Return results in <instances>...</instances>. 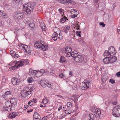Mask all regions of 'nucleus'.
I'll list each match as a JSON object with an SVG mask.
<instances>
[{"instance_id":"nucleus-57","label":"nucleus","mask_w":120,"mask_h":120,"mask_svg":"<svg viewBox=\"0 0 120 120\" xmlns=\"http://www.w3.org/2000/svg\"><path fill=\"white\" fill-rule=\"evenodd\" d=\"M99 24L101 25H102L103 27H104L105 26V24H104L103 22H100Z\"/></svg>"},{"instance_id":"nucleus-61","label":"nucleus","mask_w":120,"mask_h":120,"mask_svg":"<svg viewBox=\"0 0 120 120\" xmlns=\"http://www.w3.org/2000/svg\"><path fill=\"white\" fill-rule=\"evenodd\" d=\"M32 101H33V102H34L35 103H36L37 102V100L36 98H33L32 99Z\"/></svg>"},{"instance_id":"nucleus-41","label":"nucleus","mask_w":120,"mask_h":120,"mask_svg":"<svg viewBox=\"0 0 120 120\" xmlns=\"http://www.w3.org/2000/svg\"><path fill=\"white\" fill-rule=\"evenodd\" d=\"M77 52L76 51H74L73 52H71V56L72 57H74V55H75V54L76 53H77Z\"/></svg>"},{"instance_id":"nucleus-11","label":"nucleus","mask_w":120,"mask_h":120,"mask_svg":"<svg viewBox=\"0 0 120 120\" xmlns=\"http://www.w3.org/2000/svg\"><path fill=\"white\" fill-rule=\"evenodd\" d=\"M84 59V57L83 56L79 55L74 59V60L76 62L81 63L83 61Z\"/></svg>"},{"instance_id":"nucleus-64","label":"nucleus","mask_w":120,"mask_h":120,"mask_svg":"<svg viewBox=\"0 0 120 120\" xmlns=\"http://www.w3.org/2000/svg\"><path fill=\"white\" fill-rule=\"evenodd\" d=\"M118 77H120V72H118L116 74Z\"/></svg>"},{"instance_id":"nucleus-4","label":"nucleus","mask_w":120,"mask_h":120,"mask_svg":"<svg viewBox=\"0 0 120 120\" xmlns=\"http://www.w3.org/2000/svg\"><path fill=\"white\" fill-rule=\"evenodd\" d=\"M90 81L88 80H84L83 82L81 83L80 86L81 89L82 90H86L87 88H89L90 86Z\"/></svg>"},{"instance_id":"nucleus-43","label":"nucleus","mask_w":120,"mask_h":120,"mask_svg":"<svg viewBox=\"0 0 120 120\" xmlns=\"http://www.w3.org/2000/svg\"><path fill=\"white\" fill-rule=\"evenodd\" d=\"M81 32L80 31H77L76 32V34L79 37H81V35H80V33Z\"/></svg>"},{"instance_id":"nucleus-18","label":"nucleus","mask_w":120,"mask_h":120,"mask_svg":"<svg viewBox=\"0 0 120 120\" xmlns=\"http://www.w3.org/2000/svg\"><path fill=\"white\" fill-rule=\"evenodd\" d=\"M103 55L105 57L109 58L111 57V56L112 55L111 53H109L107 50H106L105 51Z\"/></svg>"},{"instance_id":"nucleus-2","label":"nucleus","mask_w":120,"mask_h":120,"mask_svg":"<svg viewBox=\"0 0 120 120\" xmlns=\"http://www.w3.org/2000/svg\"><path fill=\"white\" fill-rule=\"evenodd\" d=\"M34 8V6L32 4L29 3H25L23 5V12L26 15L29 14L33 11Z\"/></svg>"},{"instance_id":"nucleus-10","label":"nucleus","mask_w":120,"mask_h":120,"mask_svg":"<svg viewBox=\"0 0 120 120\" xmlns=\"http://www.w3.org/2000/svg\"><path fill=\"white\" fill-rule=\"evenodd\" d=\"M24 15L22 13L17 12L14 16V18L15 19H21L23 18Z\"/></svg>"},{"instance_id":"nucleus-44","label":"nucleus","mask_w":120,"mask_h":120,"mask_svg":"<svg viewBox=\"0 0 120 120\" xmlns=\"http://www.w3.org/2000/svg\"><path fill=\"white\" fill-rule=\"evenodd\" d=\"M29 26H30L31 28H33L35 26L34 23L32 21L30 23Z\"/></svg>"},{"instance_id":"nucleus-29","label":"nucleus","mask_w":120,"mask_h":120,"mask_svg":"<svg viewBox=\"0 0 120 120\" xmlns=\"http://www.w3.org/2000/svg\"><path fill=\"white\" fill-rule=\"evenodd\" d=\"M58 35V34H56V33H54L52 34V37L53 40L56 41L57 40Z\"/></svg>"},{"instance_id":"nucleus-60","label":"nucleus","mask_w":120,"mask_h":120,"mask_svg":"<svg viewBox=\"0 0 120 120\" xmlns=\"http://www.w3.org/2000/svg\"><path fill=\"white\" fill-rule=\"evenodd\" d=\"M47 117L46 116H44L41 120H46Z\"/></svg>"},{"instance_id":"nucleus-21","label":"nucleus","mask_w":120,"mask_h":120,"mask_svg":"<svg viewBox=\"0 0 120 120\" xmlns=\"http://www.w3.org/2000/svg\"><path fill=\"white\" fill-rule=\"evenodd\" d=\"M101 111L100 109L97 108L94 112V114L96 116H99L100 115Z\"/></svg>"},{"instance_id":"nucleus-30","label":"nucleus","mask_w":120,"mask_h":120,"mask_svg":"<svg viewBox=\"0 0 120 120\" xmlns=\"http://www.w3.org/2000/svg\"><path fill=\"white\" fill-rule=\"evenodd\" d=\"M54 33L56 34H58L59 32H60V31L59 29L57 28H55L54 29Z\"/></svg>"},{"instance_id":"nucleus-9","label":"nucleus","mask_w":120,"mask_h":120,"mask_svg":"<svg viewBox=\"0 0 120 120\" xmlns=\"http://www.w3.org/2000/svg\"><path fill=\"white\" fill-rule=\"evenodd\" d=\"M17 65L19 68L22 67L24 65H26V60L24 59H22L16 62Z\"/></svg>"},{"instance_id":"nucleus-13","label":"nucleus","mask_w":120,"mask_h":120,"mask_svg":"<svg viewBox=\"0 0 120 120\" xmlns=\"http://www.w3.org/2000/svg\"><path fill=\"white\" fill-rule=\"evenodd\" d=\"M10 64L12 66L10 68V69L14 70L19 68L16 63V61H12L10 63Z\"/></svg>"},{"instance_id":"nucleus-7","label":"nucleus","mask_w":120,"mask_h":120,"mask_svg":"<svg viewBox=\"0 0 120 120\" xmlns=\"http://www.w3.org/2000/svg\"><path fill=\"white\" fill-rule=\"evenodd\" d=\"M20 48L22 49V50H24L25 52L30 53V54H30H31V52L30 51V49L29 46H27L23 44H21L20 45Z\"/></svg>"},{"instance_id":"nucleus-56","label":"nucleus","mask_w":120,"mask_h":120,"mask_svg":"<svg viewBox=\"0 0 120 120\" xmlns=\"http://www.w3.org/2000/svg\"><path fill=\"white\" fill-rule=\"evenodd\" d=\"M39 71L43 74V75L45 73V71L44 70L41 69Z\"/></svg>"},{"instance_id":"nucleus-15","label":"nucleus","mask_w":120,"mask_h":120,"mask_svg":"<svg viewBox=\"0 0 120 120\" xmlns=\"http://www.w3.org/2000/svg\"><path fill=\"white\" fill-rule=\"evenodd\" d=\"M11 93L10 91H7L5 92L2 96V97L6 100H8L9 98L8 95H11Z\"/></svg>"},{"instance_id":"nucleus-53","label":"nucleus","mask_w":120,"mask_h":120,"mask_svg":"<svg viewBox=\"0 0 120 120\" xmlns=\"http://www.w3.org/2000/svg\"><path fill=\"white\" fill-rule=\"evenodd\" d=\"M61 31H62L63 32H64L65 33H67L68 32V31H67V30H65L64 28L62 29L61 30Z\"/></svg>"},{"instance_id":"nucleus-40","label":"nucleus","mask_w":120,"mask_h":120,"mask_svg":"<svg viewBox=\"0 0 120 120\" xmlns=\"http://www.w3.org/2000/svg\"><path fill=\"white\" fill-rule=\"evenodd\" d=\"M71 12L74 13H76V14H79V12L76 10H75L74 9H72L71 10Z\"/></svg>"},{"instance_id":"nucleus-1","label":"nucleus","mask_w":120,"mask_h":120,"mask_svg":"<svg viewBox=\"0 0 120 120\" xmlns=\"http://www.w3.org/2000/svg\"><path fill=\"white\" fill-rule=\"evenodd\" d=\"M17 105V103L15 98H12L10 102H7L6 103L5 106L3 109V110L10 111L11 110L15 109V107Z\"/></svg>"},{"instance_id":"nucleus-42","label":"nucleus","mask_w":120,"mask_h":120,"mask_svg":"<svg viewBox=\"0 0 120 120\" xmlns=\"http://www.w3.org/2000/svg\"><path fill=\"white\" fill-rule=\"evenodd\" d=\"M97 108L96 107L94 106H92L91 108V109L93 112H94V113L95 112V110H96Z\"/></svg>"},{"instance_id":"nucleus-27","label":"nucleus","mask_w":120,"mask_h":120,"mask_svg":"<svg viewBox=\"0 0 120 120\" xmlns=\"http://www.w3.org/2000/svg\"><path fill=\"white\" fill-rule=\"evenodd\" d=\"M49 101L47 97L44 98L43 100L42 104H46Z\"/></svg>"},{"instance_id":"nucleus-35","label":"nucleus","mask_w":120,"mask_h":120,"mask_svg":"<svg viewBox=\"0 0 120 120\" xmlns=\"http://www.w3.org/2000/svg\"><path fill=\"white\" fill-rule=\"evenodd\" d=\"M10 117H11V118H15L17 116V115L15 114V113L13 112L11 113L10 115Z\"/></svg>"},{"instance_id":"nucleus-12","label":"nucleus","mask_w":120,"mask_h":120,"mask_svg":"<svg viewBox=\"0 0 120 120\" xmlns=\"http://www.w3.org/2000/svg\"><path fill=\"white\" fill-rule=\"evenodd\" d=\"M71 48L70 47H67L65 48V52L66 55L67 57L71 56Z\"/></svg>"},{"instance_id":"nucleus-23","label":"nucleus","mask_w":120,"mask_h":120,"mask_svg":"<svg viewBox=\"0 0 120 120\" xmlns=\"http://www.w3.org/2000/svg\"><path fill=\"white\" fill-rule=\"evenodd\" d=\"M41 85L44 87H45L47 86L48 83L45 81L41 80L40 81Z\"/></svg>"},{"instance_id":"nucleus-62","label":"nucleus","mask_w":120,"mask_h":120,"mask_svg":"<svg viewBox=\"0 0 120 120\" xmlns=\"http://www.w3.org/2000/svg\"><path fill=\"white\" fill-rule=\"evenodd\" d=\"M59 76L61 78H62L64 77V75L62 73H60L59 74Z\"/></svg>"},{"instance_id":"nucleus-6","label":"nucleus","mask_w":120,"mask_h":120,"mask_svg":"<svg viewBox=\"0 0 120 120\" xmlns=\"http://www.w3.org/2000/svg\"><path fill=\"white\" fill-rule=\"evenodd\" d=\"M112 113L116 117L119 116L120 114V106L117 105L114 107L112 110Z\"/></svg>"},{"instance_id":"nucleus-17","label":"nucleus","mask_w":120,"mask_h":120,"mask_svg":"<svg viewBox=\"0 0 120 120\" xmlns=\"http://www.w3.org/2000/svg\"><path fill=\"white\" fill-rule=\"evenodd\" d=\"M108 51L112 55H115L116 53L114 48L112 46L110 47Z\"/></svg>"},{"instance_id":"nucleus-46","label":"nucleus","mask_w":120,"mask_h":120,"mask_svg":"<svg viewBox=\"0 0 120 120\" xmlns=\"http://www.w3.org/2000/svg\"><path fill=\"white\" fill-rule=\"evenodd\" d=\"M66 18L63 17L60 19L61 21L63 23L66 20Z\"/></svg>"},{"instance_id":"nucleus-45","label":"nucleus","mask_w":120,"mask_h":120,"mask_svg":"<svg viewBox=\"0 0 120 120\" xmlns=\"http://www.w3.org/2000/svg\"><path fill=\"white\" fill-rule=\"evenodd\" d=\"M19 56L18 54H16V53L14 55H12V56L13 58H14L15 59L17 58Z\"/></svg>"},{"instance_id":"nucleus-48","label":"nucleus","mask_w":120,"mask_h":120,"mask_svg":"<svg viewBox=\"0 0 120 120\" xmlns=\"http://www.w3.org/2000/svg\"><path fill=\"white\" fill-rule=\"evenodd\" d=\"M33 104V101H30L28 103V104L30 106L32 105Z\"/></svg>"},{"instance_id":"nucleus-5","label":"nucleus","mask_w":120,"mask_h":120,"mask_svg":"<svg viewBox=\"0 0 120 120\" xmlns=\"http://www.w3.org/2000/svg\"><path fill=\"white\" fill-rule=\"evenodd\" d=\"M61 4L71 5L75 4V2L72 0H57Z\"/></svg>"},{"instance_id":"nucleus-50","label":"nucleus","mask_w":120,"mask_h":120,"mask_svg":"<svg viewBox=\"0 0 120 120\" xmlns=\"http://www.w3.org/2000/svg\"><path fill=\"white\" fill-rule=\"evenodd\" d=\"M70 28V27L69 26H66L65 27H64V28L65 29V30H67V31H68V30L69 28Z\"/></svg>"},{"instance_id":"nucleus-32","label":"nucleus","mask_w":120,"mask_h":120,"mask_svg":"<svg viewBox=\"0 0 120 120\" xmlns=\"http://www.w3.org/2000/svg\"><path fill=\"white\" fill-rule=\"evenodd\" d=\"M65 58L63 56H62L60 59V62L61 63H63L66 62Z\"/></svg>"},{"instance_id":"nucleus-3","label":"nucleus","mask_w":120,"mask_h":120,"mask_svg":"<svg viewBox=\"0 0 120 120\" xmlns=\"http://www.w3.org/2000/svg\"><path fill=\"white\" fill-rule=\"evenodd\" d=\"M33 89L32 88L29 89L27 86L24 87L23 90L21 91V94L22 96L24 98H25L31 93Z\"/></svg>"},{"instance_id":"nucleus-33","label":"nucleus","mask_w":120,"mask_h":120,"mask_svg":"<svg viewBox=\"0 0 120 120\" xmlns=\"http://www.w3.org/2000/svg\"><path fill=\"white\" fill-rule=\"evenodd\" d=\"M70 109H68V108L66 110L65 109H63V111H65V113L67 114H70L71 113V111Z\"/></svg>"},{"instance_id":"nucleus-47","label":"nucleus","mask_w":120,"mask_h":120,"mask_svg":"<svg viewBox=\"0 0 120 120\" xmlns=\"http://www.w3.org/2000/svg\"><path fill=\"white\" fill-rule=\"evenodd\" d=\"M10 54L11 55V56H12V55H13L14 54H15V52L13 51V50H11L10 52Z\"/></svg>"},{"instance_id":"nucleus-36","label":"nucleus","mask_w":120,"mask_h":120,"mask_svg":"<svg viewBox=\"0 0 120 120\" xmlns=\"http://www.w3.org/2000/svg\"><path fill=\"white\" fill-rule=\"evenodd\" d=\"M6 14V13L4 11L0 10V17L5 16Z\"/></svg>"},{"instance_id":"nucleus-54","label":"nucleus","mask_w":120,"mask_h":120,"mask_svg":"<svg viewBox=\"0 0 120 120\" xmlns=\"http://www.w3.org/2000/svg\"><path fill=\"white\" fill-rule=\"evenodd\" d=\"M77 15L76 14H74L71 15V18H74L76 17H77Z\"/></svg>"},{"instance_id":"nucleus-28","label":"nucleus","mask_w":120,"mask_h":120,"mask_svg":"<svg viewBox=\"0 0 120 120\" xmlns=\"http://www.w3.org/2000/svg\"><path fill=\"white\" fill-rule=\"evenodd\" d=\"M68 109H70L72 108L73 106V104L70 102H68L67 104Z\"/></svg>"},{"instance_id":"nucleus-38","label":"nucleus","mask_w":120,"mask_h":120,"mask_svg":"<svg viewBox=\"0 0 120 120\" xmlns=\"http://www.w3.org/2000/svg\"><path fill=\"white\" fill-rule=\"evenodd\" d=\"M27 80L29 83H32L34 80L32 77H29L27 79Z\"/></svg>"},{"instance_id":"nucleus-63","label":"nucleus","mask_w":120,"mask_h":120,"mask_svg":"<svg viewBox=\"0 0 120 120\" xmlns=\"http://www.w3.org/2000/svg\"><path fill=\"white\" fill-rule=\"evenodd\" d=\"M47 86L49 88H50L51 87V84L48 83V84H47Z\"/></svg>"},{"instance_id":"nucleus-24","label":"nucleus","mask_w":120,"mask_h":120,"mask_svg":"<svg viewBox=\"0 0 120 120\" xmlns=\"http://www.w3.org/2000/svg\"><path fill=\"white\" fill-rule=\"evenodd\" d=\"M40 26L43 31H45L46 30V28L45 24L43 23L40 22Z\"/></svg>"},{"instance_id":"nucleus-34","label":"nucleus","mask_w":120,"mask_h":120,"mask_svg":"<svg viewBox=\"0 0 120 120\" xmlns=\"http://www.w3.org/2000/svg\"><path fill=\"white\" fill-rule=\"evenodd\" d=\"M89 120H94V115L92 114H90L89 115Z\"/></svg>"},{"instance_id":"nucleus-26","label":"nucleus","mask_w":120,"mask_h":120,"mask_svg":"<svg viewBox=\"0 0 120 120\" xmlns=\"http://www.w3.org/2000/svg\"><path fill=\"white\" fill-rule=\"evenodd\" d=\"M48 48V45H45V43L43 44L41 49L44 51H45L47 50Z\"/></svg>"},{"instance_id":"nucleus-37","label":"nucleus","mask_w":120,"mask_h":120,"mask_svg":"<svg viewBox=\"0 0 120 120\" xmlns=\"http://www.w3.org/2000/svg\"><path fill=\"white\" fill-rule=\"evenodd\" d=\"M101 80L102 81L104 82L105 81L107 80V78L106 75H104L103 76H101Z\"/></svg>"},{"instance_id":"nucleus-31","label":"nucleus","mask_w":120,"mask_h":120,"mask_svg":"<svg viewBox=\"0 0 120 120\" xmlns=\"http://www.w3.org/2000/svg\"><path fill=\"white\" fill-rule=\"evenodd\" d=\"M43 74L41 73L39 70H37L36 75H35V76H36V77H38L41 76Z\"/></svg>"},{"instance_id":"nucleus-58","label":"nucleus","mask_w":120,"mask_h":120,"mask_svg":"<svg viewBox=\"0 0 120 120\" xmlns=\"http://www.w3.org/2000/svg\"><path fill=\"white\" fill-rule=\"evenodd\" d=\"M62 106L61 105H60L59 107V108L58 109V111H60V110L62 109V110H63V109L62 108Z\"/></svg>"},{"instance_id":"nucleus-59","label":"nucleus","mask_w":120,"mask_h":120,"mask_svg":"<svg viewBox=\"0 0 120 120\" xmlns=\"http://www.w3.org/2000/svg\"><path fill=\"white\" fill-rule=\"evenodd\" d=\"M79 55V54H78V52L77 53H76L75 54V55H74V57H73V58L74 59L76 57H77Z\"/></svg>"},{"instance_id":"nucleus-22","label":"nucleus","mask_w":120,"mask_h":120,"mask_svg":"<svg viewBox=\"0 0 120 120\" xmlns=\"http://www.w3.org/2000/svg\"><path fill=\"white\" fill-rule=\"evenodd\" d=\"M109 58L105 57L103 60V62L105 64H108L110 63Z\"/></svg>"},{"instance_id":"nucleus-55","label":"nucleus","mask_w":120,"mask_h":120,"mask_svg":"<svg viewBox=\"0 0 120 120\" xmlns=\"http://www.w3.org/2000/svg\"><path fill=\"white\" fill-rule=\"evenodd\" d=\"M75 27L77 30H79V28L80 27L79 24H77L75 25Z\"/></svg>"},{"instance_id":"nucleus-25","label":"nucleus","mask_w":120,"mask_h":120,"mask_svg":"<svg viewBox=\"0 0 120 120\" xmlns=\"http://www.w3.org/2000/svg\"><path fill=\"white\" fill-rule=\"evenodd\" d=\"M77 98L78 97L77 95H74L72 96L70 98V99L74 101V102H75V101L77 100Z\"/></svg>"},{"instance_id":"nucleus-19","label":"nucleus","mask_w":120,"mask_h":120,"mask_svg":"<svg viewBox=\"0 0 120 120\" xmlns=\"http://www.w3.org/2000/svg\"><path fill=\"white\" fill-rule=\"evenodd\" d=\"M37 71V70H34L31 69H30L29 70L30 74L31 75H33V76L35 77H36L35 76L36 75Z\"/></svg>"},{"instance_id":"nucleus-16","label":"nucleus","mask_w":120,"mask_h":120,"mask_svg":"<svg viewBox=\"0 0 120 120\" xmlns=\"http://www.w3.org/2000/svg\"><path fill=\"white\" fill-rule=\"evenodd\" d=\"M41 118L39 114L37 112H35L33 115L34 120H41Z\"/></svg>"},{"instance_id":"nucleus-14","label":"nucleus","mask_w":120,"mask_h":120,"mask_svg":"<svg viewBox=\"0 0 120 120\" xmlns=\"http://www.w3.org/2000/svg\"><path fill=\"white\" fill-rule=\"evenodd\" d=\"M20 80L15 77L11 79V82L12 84L15 86L17 85L19 82Z\"/></svg>"},{"instance_id":"nucleus-8","label":"nucleus","mask_w":120,"mask_h":120,"mask_svg":"<svg viewBox=\"0 0 120 120\" xmlns=\"http://www.w3.org/2000/svg\"><path fill=\"white\" fill-rule=\"evenodd\" d=\"M44 44V42L43 41H38L34 44V46L37 48L41 49Z\"/></svg>"},{"instance_id":"nucleus-51","label":"nucleus","mask_w":120,"mask_h":120,"mask_svg":"<svg viewBox=\"0 0 120 120\" xmlns=\"http://www.w3.org/2000/svg\"><path fill=\"white\" fill-rule=\"evenodd\" d=\"M31 22V21L29 20L27 21L26 22V24L29 26L30 23Z\"/></svg>"},{"instance_id":"nucleus-52","label":"nucleus","mask_w":120,"mask_h":120,"mask_svg":"<svg viewBox=\"0 0 120 120\" xmlns=\"http://www.w3.org/2000/svg\"><path fill=\"white\" fill-rule=\"evenodd\" d=\"M6 81V79L5 78H3L2 80V82L4 84V83Z\"/></svg>"},{"instance_id":"nucleus-39","label":"nucleus","mask_w":120,"mask_h":120,"mask_svg":"<svg viewBox=\"0 0 120 120\" xmlns=\"http://www.w3.org/2000/svg\"><path fill=\"white\" fill-rule=\"evenodd\" d=\"M57 37L58 39L60 40H61L63 38L62 35V34L61 33V32H59V33H58V36H57Z\"/></svg>"},{"instance_id":"nucleus-20","label":"nucleus","mask_w":120,"mask_h":120,"mask_svg":"<svg viewBox=\"0 0 120 120\" xmlns=\"http://www.w3.org/2000/svg\"><path fill=\"white\" fill-rule=\"evenodd\" d=\"M111 57L109 58V60L110 63H112L115 62L117 60V58L116 56L112 55L111 56Z\"/></svg>"},{"instance_id":"nucleus-49","label":"nucleus","mask_w":120,"mask_h":120,"mask_svg":"<svg viewBox=\"0 0 120 120\" xmlns=\"http://www.w3.org/2000/svg\"><path fill=\"white\" fill-rule=\"evenodd\" d=\"M109 82L113 84L115 82V80H114L113 79H110Z\"/></svg>"}]
</instances>
